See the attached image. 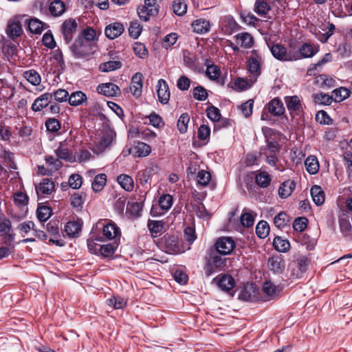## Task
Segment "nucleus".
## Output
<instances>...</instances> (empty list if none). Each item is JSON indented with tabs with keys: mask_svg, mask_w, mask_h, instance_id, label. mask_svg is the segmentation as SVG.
I'll use <instances>...</instances> for the list:
<instances>
[{
	"mask_svg": "<svg viewBox=\"0 0 352 352\" xmlns=\"http://www.w3.org/2000/svg\"><path fill=\"white\" fill-rule=\"evenodd\" d=\"M314 100L320 104L329 105L333 100V95L329 96L324 93L317 94L314 95Z\"/></svg>",
	"mask_w": 352,
	"mask_h": 352,
	"instance_id": "nucleus-55",
	"label": "nucleus"
},
{
	"mask_svg": "<svg viewBox=\"0 0 352 352\" xmlns=\"http://www.w3.org/2000/svg\"><path fill=\"white\" fill-rule=\"evenodd\" d=\"M263 292L270 297H274L278 295L279 289L271 281H265L263 285Z\"/></svg>",
	"mask_w": 352,
	"mask_h": 352,
	"instance_id": "nucleus-44",
	"label": "nucleus"
},
{
	"mask_svg": "<svg viewBox=\"0 0 352 352\" xmlns=\"http://www.w3.org/2000/svg\"><path fill=\"white\" fill-rule=\"evenodd\" d=\"M267 110L275 116H281L285 112V107L282 101L278 98H275L270 101L265 107L264 111L261 114V120H267V115L265 111Z\"/></svg>",
	"mask_w": 352,
	"mask_h": 352,
	"instance_id": "nucleus-7",
	"label": "nucleus"
},
{
	"mask_svg": "<svg viewBox=\"0 0 352 352\" xmlns=\"http://www.w3.org/2000/svg\"><path fill=\"white\" fill-rule=\"evenodd\" d=\"M309 260L305 256L299 257L296 261L292 262L289 265L291 276L294 278H301L307 271Z\"/></svg>",
	"mask_w": 352,
	"mask_h": 352,
	"instance_id": "nucleus-4",
	"label": "nucleus"
},
{
	"mask_svg": "<svg viewBox=\"0 0 352 352\" xmlns=\"http://www.w3.org/2000/svg\"><path fill=\"white\" fill-rule=\"evenodd\" d=\"M192 210L200 218H207L209 216L204 205L201 203L197 202L194 204L192 205Z\"/></svg>",
	"mask_w": 352,
	"mask_h": 352,
	"instance_id": "nucleus-57",
	"label": "nucleus"
},
{
	"mask_svg": "<svg viewBox=\"0 0 352 352\" xmlns=\"http://www.w3.org/2000/svg\"><path fill=\"white\" fill-rule=\"evenodd\" d=\"M284 100L288 111L292 116L299 115L302 112V106L298 96H285Z\"/></svg>",
	"mask_w": 352,
	"mask_h": 352,
	"instance_id": "nucleus-10",
	"label": "nucleus"
},
{
	"mask_svg": "<svg viewBox=\"0 0 352 352\" xmlns=\"http://www.w3.org/2000/svg\"><path fill=\"white\" fill-rule=\"evenodd\" d=\"M52 99V94L45 93L37 98L32 105V109L34 111H40L46 107Z\"/></svg>",
	"mask_w": 352,
	"mask_h": 352,
	"instance_id": "nucleus-15",
	"label": "nucleus"
},
{
	"mask_svg": "<svg viewBox=\"0 0 352 352\" xmlns=\"http://www.w3.org/2000/svg\"><path fill=\"white\" fill-rule=\"evenodd\" d=\"M211 175L210 173L206 170H200L198 172L197 179L198 184L206 186L208 184L210 181Z\"/></svg>",
	"mask_w": 352,
	"mask_h": 352,
	"instance_id": "nucleus-56",
	"label": "nucleus"
},
{
	"mask_svg": "<svg viewBox=\"0 0 352 352\" xmlns=\"http://www.w3.org/2000/svg\"><path fill=\"white\" fill-rule=\"evenodd\" d=\"M54 97V99L56 102H63L68 101L69 100V93L64 89H58L54 92L52 94V97Z\"/></svg>",
	"mask_w": 352,
	"mask_h": 352,
	"instance_id": "nucleus-60",
	"label": "nucleus"
},
{
	"mask_svg": "<svg viewBox=\"0 0 352 352\" xmlns=\"http://www.w3.org/2000/svg\"><path fill=\"white\" fill-rule=\"evenodd\" d=\"M142 30V27L137 21H132L129 28V35L133 38H137L140 35Z\"/></svg>",
	"mask_w": 352,
	"mask_h": 352,
	"instance_id": "nucleus-58",
	"label": "nucleus"
},
{
	"mask_svg": "<svg viewBox=\"0 0 352 352\" xmlns=\"http://www.w3.org/2000/svg\"><path fill=\"white\" fill-rule=\"evenodd\" d=\"M241 224L247 228L251 227L254 223V217L252 212H244L241 216Z\"/></svg>",
	"mask_w": 352,
	"mask_h": 352,
	"instance_id": "nucleus-59",
	"label": "nucleus"
},
{
	"mask_svg": "<svg viewBox=\"0 0 352 352\" xmlns=\"http://www.w3.org/2000/svg\"><path fill=\"white\" fill-rule=\"evenodd\" d=\"M350 96V91L345 87L336 89L333 91V98L336 102H341Z\"/></svg>",
	"mask_w": 352,
	"mask_h": 352,
	"instance_id": "nucleus-42",
	"label": "nucleus"
},
{
	"mask_svg": "<svg viewBox=\"0 0 352 352\" xmlns=\"http://www.w3.org/2000/svg\"><path fill=\"white\" fill-rule=\"evenodd\" d=\"M310 192L314 202L317 206H320L324 203V193L320 186H314L311 187Z\"/></svg>",
	"mask_w": 352,
	"mask_h": 352,
	"instance_id": "nucleus-27",
	"label": "nucleus"
},
{
	"mask_svg": "<svg viewBox=\"0 0 352 352\" xmlns=\"http://www.w3.org/2000/svg\"><path fill=\"white\" fill-rule=\"evenodd\" d=\"M78 36H81L84 41L91 44L96 39V32L91 28H87L81 32Z\"/></svg>",
	"mask_w": 352,
	"mask_h": 352,
	"instance_id": "nucleus-46",
	"label": "nucleus"
},
{
	"mask_svg": "<svg viewBox=\"0 0 352 352\" xmlns=\"http://www.w3.org/2000/svg\"><path fill=\"white\" fill-rule=\"evenodd\" d=\"M36 214L38 219L41 221H45L50 217L52 214V210L48 206H39L37 208Z\"/></svg>",
	"mask_w": 352,
	"mask_h": 352,
	"instance_id": "nucleus-47",
	"label": "nucleus"
},
{
	"mask_svg": "<svg viewBox=\"0 0 352 352\" xmlns=\"http://www.w3.org/2000/svg\"><path fill=\"white\" fill-rule=\"evenodd\" d=\"M20 17L21 16L12 17L8 21L6 33L10 39L18 38L23 32Z\"/></svg>",
	"mask_w": 352,
	"mask_h": 352,
	"instance_id": "nucleus-5",
	"label": "nucleus"
},
{
	"mask_svg": "<svg viewBox=\"0 0 352 352\" xmlns=\"http://www.w3.org/2000/svg\"><path fill=\"white\" fill-rule=\"evenodd\" d=\"M97 91L107 97L117 96L120 94V89L118 86L111 82L99 85L97 87Z\"/></svg>",
	"mask_w": 352,
	"mask_h": 352,
	"instance_id": "nucleus-13",
	"label": "nucleus"
},
{
	"mask_svg": "<svg viewBox=\"0 0 352 352\" xmlns=\"http://www.w3.org/2000/svg\"><path fill=\"white\" fill-rule=\"evenodd\" d=\"M116 248V246L112 243L100 245L98 247V253H100L104 257H110L114 254Z\"/></svg>",
	"mask_w": 352,
	"mask_h": 352,
	"instance_id": "nucleus-45",
	"label": "nucleus"
},
{
	"mask_svg": "<svg viewBox=\"0 0 352 352\" xmlns=\"http://www.w3.org/2000/svg\"><path fill=\"white\" fill-rule=\"evenodd\" d=\"M87 97L85 93L81 91H74L69 96L68 102L70 105L77 107L86 104Z\"/></svg>",
	"mask_w": 352,
	"mask_h": 352,
	"instance_id": "nucleus-18",
	"label": "nucleus"
},
{
	"mask_svg": "<svg viewBox=\"0 0 352 352\" xmlns=\"http://www.w3.org/2000/svg\"><path fill=\"white\" fill-rule=\"evenodd\" d=\"M24 77L33 85H38L41 82V77L36 71L28 70L24 73Z\"/></svg>",
	"mask_w": 352,
	"mask_h": 352,
	"instance_id": "nucleus-48",
	"label": "nucleus"
},
{
	"mask_svg": "<svg viewBox=\"0 0 352 352\" xmlns=\"http://www.w3.org/2000/svg\"><path fill=\"white\" fill-rule=\"evenodd\" d=\"M269 268L276 273H281L285 268V262L279 256H274L268 259Z\"/></svg>",
	"mask_w": 352,
	"mask_h": 352,
	"instance_id": "nucleus-22",
	"label": "nucleus"
},
{
	"mask_svg": "<svg viewBox=\"0 0 352 352\" xmlns=\"http://www.w3.org/2000/svg\"><path fill=\"white\" fill-rule=\"evenodd\" d=\"M206 113L208 118L213 122H218L221 118L219 109L214 106L207 108Z\"/></svg>",
	"mask_w": 352,
	"mask_h": 352,
	"instance_id": "nucleus-63",
	"label": "nucleus"
},
{
	"mask_svg": "<svg viewBox=\"0 0 352 352\" xmlns=\"http://www.w3.org/2000/svg\"><path fill=\"white\" fill-rule=\"evenodd\" d=\"M117 180L120 186L125 190L130 192L133 189V180L129 175L122 174L118 177Z\"/></svg>",
	"mask_w": 352,
	"mask_h": 352,
	"instance_id": "nucleus-30",
	"label": "nucleus"
},
{
	"mask_svg": "<svg viewBox=\"0 0 352 352\" xmlns=\"http://www.w3.org/2000/svg\"><path fill=\"white\" fill-rule=\"evenodd\" d=\"M318 50L315 49L311 45L304 43L298 50V51H293V54H297L299 57L298 60L301 58H310L317 53Z\"/></svg>",
	"mask_w": 352,
	"mask_h": 352,
	"instance_id": "nucleus-23",
	"label": "nucleus"
},
{
	"mask_svg": "<svg viewBox=\"0 0 352 352\" xmlns=\"http://www.w3.org/2000/svg\"><path fill=\"white\" fill-rule=\"evenodd\" d=\"M296 187V183L293 180H287L281 184L278 189V195L282 199H285L291 195Z\"/></svg>",
	"mask_w": 352,
	"mask_h": 352,
	"instance_id": "nucleus-19",
	"label": "nucleus"
},
{
	"mask_svg": "<svg viewBox=\"0 0 352 352\" xmlns=\"http://www.w3.org/2000/svg\"><path fill=\"white\" fill-rule=\"evenodd\" d=\"M81 230V225L77 221H69L65 226V232L70 237H75Z\"/></svg>",
	"mask_w": 352,
	"mask_h": 352,
	"instance_id": "nucleus-36",
	"label": "nucleus"
},
{
	"mask_svg": "<svg viewBox=\"0 0 352 352\" xmlns=\"http://www.w3.org/2000/svg\"><path fill=\"white\" fill-rule=\"evenodd\" d=\"M107 183V175L104 173H100L95 176L92 182V189L94 192H100Z\"/></svg>",
	"mask_w": 352,
	"mask_h": 352,
	"instance_id": "nucleus-34",
	"label": "nucleus"
},
{
	"mask_svg": "<svg viewBox=\"0 0 352 352\" xmlns=\"http://www.w3.org/2000/svg\"><path fill=\"white\" fill-rule=\"evenodd\" d=\"M54 182L48 178H45L40 183L38 188H36V190L38 195H39L40 192L45 195H50L54 190Z\"/></svg>",
	"mask_w": 352,
	"mask_h": 352,
	"instance_id": "nucleus-24",
	"label": "nucleus"
},
{
	"mask_svg": "<svg viewBox=\"0 0 352 352\" xmlns=\"http://www.w3.org/2000/svg\"><path fill=\"white\" fill-rule=\"evenodd\" d=\"M49 11L53 16H60L65 12V5L60 0L53 1L50 4Z\"/></svg>",
	"mask_w": 352,
	"mask_h": 352,
	"instance_id": "nucleus-25",
	"label": "nucleus"
},
{
	"mask_svg": "<svg viewBox=\"0 0 352 352\" xmlns=\"http://www.w3.org/2000/svg\"><path fill=\"white\" fill-rule=\"evenodd\" d=\"M78 23L74 19H66L61 25V32L66 43H69L76 32Z\"/></svg>",
	"mask_w": 352,
	"mask_h": 352,
	"instance_id": "nucleus-8",
	"label": "nucleus"
},
{
	"mask_svg": "<svg viewBox=\"0 0 352 352\" xmlns=\"http://www.w3.org/2000/svg\"><path fill=\"white\" fill-rule=\"evenodd\" d=\"M193 30L197 34L206 33L210 30L209 21L205 19H197L192 24Z\"/></svg>",
	"mask_w": 352,
	"mask_h": 352,
	"instance_id": "nucleus-32",
	"label": "nucleus"
},
{
	"mask_svg": "<svg viewBox=\"0 0 352 352\" xmlns=\"http://www.w3.org/2000/svg\"><path fill=\"white\" fill-rule=\"evenodd\" d=\"M173 10L175 14L182 16L186 12L187 5L183 0H175L173 3Z\"/></svg>",
	"mask_w": 352,
	"mask_h": 352,
	"instance_id": "nucleus-49",
	"label": "nucleus"
},
{
	"mask_svg": "<svg viewBox=\"0 0 352 352\" xmlns=\"http://www.w3.org/2000/svg\"><path fill=\"white\" fill-rule=\"evenodd\" d=\"M157 13V8H148V7L142 6L138 8L139 17L144 21H147L151 16L156 15Z\"/></svg>",
	"mask_w": 352,
	"mask_h": 352,
	"instance_id": "nucleus-33",
	"label": "nucleus"
},
{
	"mask_svg": "<svg viewBox=\"0 0 352 352\" xmlns=\"http://www.w3.org/2000/svg\"><path fill=\"white\" fill-rule=\"evenodd\" d=\"M255 182L259 187L267 188L270 184L271 176L266 171H260L256 175Z\"/></svg>",
	"mask_w": 352,
	"mask_h": 352,
	"instance_id": "nucleus-31",
	"label": "nucleus"
},
{
	"mask_svg": "<svg viewBox=\"0 0 352 352\" xmlns=\"http://www.w3.org/2000/svg\"><path fill=\"white\" fill-rule=\"evenodd\" d=\"M273 245L276 250L281 252H285L288 251L290 248L289 242L280 236H276L274 238Z\"/></svg>",
	"mask_w": 352,
	"mask_h": 352,
	"instance_id": "nucleus-39",
	"label": "nucleus"
},
{
	"mask_svg": "<svg viewBox=\"0 0 352 352\" xmlns=\"http://www.w3.org/2000/svg\"><path fill=\"white\" fill-rule=\"evenodd\" d=\"M157 94L160 103L166 104L170 100V91L166 80L160 79L157 85Z\"/></svg>",
	"mask_w": 352,
	"mask_h": 352,
	"instance_id": "nucleus-11",
	"label": "nucleus"
},
{
	"mask_svg": "<svg viewBox=\"0 0 352 352\" xmlns=\"http://www.w3.org/2000/svg\"><path fill=\"white\" fill-rule=\"evenodd\" d=\"M206 72L210 80H217L221 85L224 84L223 79H220L221 70L217 65H211L208 66Z\"/></svg>",
	"mask_w": 352,
	"mask_h": 352,
	"instance_id": "nucleus-29",
	"label": "nucleus"
},
{
	"mask_svg": "<svg viewBox=\"0 0 352 352\" xmlns=\"http://www.w3.org/2000/svg\"><path fill=\"white\" fill-rule=\"evenodd\" d=\"M113 140L112 133L107 131L103 134L101 139L94 144L93 151L94 153L99 155L103 153L107 147L109 146Z\"/></svg>",
	"mask_w": 352,
	"mask_h": 352,
	"instance_id": "nucleus-12",
	"label": "nucleus"
},
{
	"mask_svg": "<svg viewBox=\"0 0 352 352\" xmlns=\"http://www.w3.org/2000/svg\"><path fill=\"white\" fill-rule=\"evenodd\" d=\"M34 223L32 221H27L20 223L17 229L24 236V234H28L30 230L34 231Z\"/></svg>",
	"mask_w": 352,
	"mask_h": 352,
	"instance_id": "nucleus-62",
	"label": "nucleus"
},
{
	"mask_svg": "<svg viewBox=\"0 0 352 352\" xmlns=\"http://www.w3.org/2000/svg\"><path fill=\"white\" fill-rule=\"evenodd\" d=\"M159 205L162 210L167 211L173 205V197L168 194L163 195L160 197Z\"/></svg>",
	"mask_w": 352,
	"mask_h": 352,
	"instance_id": "nucleus-51",
	"label": "nucleus"
},
{
	"mask_svg": "<svg viewBox=\"0 0 352 352\" xmlns=\"http://www.w3.org/2000/svg\"><path fill=\"white\" fill-rule=\"evenodd\" d=\"M226 266V258L217 254H212L208 259L204 267V272L207 276L223 270Z\"/></svg>",
	"mask_w": 352,
	"mask_h": 352,
	"instance_id": "nucleus-1",
	"label": "nucleus"
},
{
	"mask_svg": "<svg viewBox=\"0 0 352 352\" xmlns=\"http://www.w3.org/2000/svg\"><path fill=\"white\" fill-rule=\"evenodd\" d=\"M270 49L274 57L280 60H297L299 57L297 54H293V51L287 52L286 48L280 44H274L270 47Z\"/></svg>",
	"mask_w": 352,
	"mask_h": 352,
	"instance_id": "nucleus-3",
	"label": "nucleus"
},
{
	"mask_svg": "<svg viewBox=\"0 0 352 352\" xmlns=\"http://www.w3.org/2000/svg\"><path fill=\"white\" fill-rule=\"evenodd\" d=\"M262 57L256 52L252 51V55L248 61V69L254 78V80L261 74V63Z\"/></svg>",
	"mask_w": 352,
	"mask_h": 352,
	"instance_id": "nucleus-9",
	"label": "nucleus"
},
{
	"mask_svg": "<svg viewBox=\"0 0 352 352\" xmlns=\"http://www.w3.org/2000/svg\"><path fill=\"white\" fill-rule=\"evenodd\" d=\"M148 228L153 236H157L163 228V223L160 221H149Z\"/></svg>",
	"mask_w": 352,
	"mask_h": 352,
	"instance_id": "nucleus-52",
	"label": "nucleus"
},
{
	"mask_svg": "<svg viewBox=\"0 0 352 352\" xmlns=\"http://www.w3.org/2000/svg\"><path fill=\"white\" fill-rule=\"evenodd\" d=\"M236 43L238 45L244 48H250L254 43L252 36L248 32H242L235 36Z\"/></svg>",
	"mask_w": 352,
	"mask_h": 352,
	"instance_id": "nucleus-20",
	"label": "nucleus"
},
{
	"mask_svg": "<svg viewBox=\"0 0 352 352\" xmlns=\"http://www.w3.org/2000/svg\"><path fill=\"white\" fill-rule=\"evenodd\" d=\"M107 303L116 309H120L126 306L127 300L120 296H113L107 300Z\"/></svg>",
	"mask_w": 352,
	"mask_h": 352,
	"instance_id": "nucleus-38",
	"label": "nucleus"
},
{
	"mask_svg": "<svg viewBox=\"0 0 352 352\" xmlns=\"http://www.w3.org/2000/svg\"><path fill=\"white\" fill-rule=\"evenodd\" d=\"M124 26L122 23L116 22L109 24L105 28L104 33L109 39H114L120 36L124 32Z\"/></svg>",
	"mask_w": 352,
	"mask_h": 352,
	"instance_id": "nucleus-16",
	"label": "nucleus"
},
{
	"mask_svg": "<svg viewBox=\"0 0 352 352\" xmlns=\"http://www.w3.org/2000/svg\"><path fill=\"white\" fill-rule=\"evenodd\" d=\"M134 155L136 157H145L150 154L151 151V146L144 142H138L133 148Z\"/></svg>",
	"mask_w": 352,
	"mask_h": 352,
	"instance_id": "nucleus-37",
	"label": "nucleus"
},
{
	"mask_svg": "<svg viewBox=\"0 0 352 352\" xmlns=\"http://www.w3.org/2000/svg\"><path fill=\"white\" fill-rule=\"evenodd\" d=\"M271 6L267 0H256L254 10L260 16L266 18L271 10Z\"/></svg>",
	"mask_w": 352,
	"mask_h": 352,
	"instance_id": "nucleus-17",
	"label": "nucleus"
},
{
	"mask_svg": "<svg viewBox=\"0 0 352 352\" xmlns=\"http://www.w3.org/2000/svg\"><path fill=\"white\" fill-rule=\"evenodd\" d=\"M43 23L36 18H32L28 21L30 31L34 34H41L43 30Z\"/></svg>",
	"mask_w": 352,
	"mask_h": 352,
	"instance_id": "nucleus-41",
	"label": "nucleus"
},
{
	"mask_svg": "<svg viewBox=\"0 0 352 352\" xmlns=\"http://www.w3.org/2000/svg\"><path fill=\"white\" fill-rule=\"evenodd\" d=\"M164 243L170 251L176 252L178 250V240L175 236H165Z\"/></svg>",
	"mask_w": 352,
	"mask_h": 352,
	"instance_id": "nucleus-53",
	"label": "nucleus"
},
{
	"mask_svg": "<svg viewBox=\"0 0 352 352\" xmlns=\"http://www.w3.org/2000/svg\"><path fill=\"white\" fill-rule=\"evenodd\" d=\"M193 96L198 100L204 101L208 98L207 90L201 86H197L193 89Z\"/></svg>",
	"mask_w": 352,
	"mask_h": 352,
	"instance_id": "nucleus-64",
	"label": "nucleus"
},
{
	"mask_svg": "<svg viewBox=\"0 0 352 352\" xmlns=\"http://www.w3.org/2000/svg\"><path fill=\"white\" fill-rule=\"evenodd\" d=\"M216 250L222 255L230 254L235 248V242L230 236L219 238L215 243Z\"/></svg>",
	"mask_w": 352,
	"mask_h": 352,
	"instance_id": "nucleus-6",
	"label": "nucleus"
},
{
	"mask_svg": "<svg viewBox=\"0 0 352 352\" xmlns=\"http://www.w3.org/2000/svg\"><path fill=\"white\" fill-rule=\"evenodd\" d=\"M70 50L77 58H85L92 53L91 44L84 41L81 36H78Z\"/></svg>",
	"mask_w": 352,
	"mask_h": 352,
	"instance_id": "nucleus-2",
	"label": "nucleus"
},
{
	"mask_svg": "<svg viewBox=\"0 0 352 352\" xmlns=\"http://www.w3.org/2000/svg\"><path fill=\"white\" fill-rule=\"evenodd\" d=\"M102 232L107 240L114 239L120 235V228L114 223H109L104 226Z\"/></svg>",
	"mask_w": 352,
	"mask_h": 352,
	"instance_id": "nucleus-21",
	"label": "nucleus"
},
{
	"mask_svg": "<svg viewBox=\"0 0 352 352\" xmlns=\"http://www.w3.org/2000/svg\"><path fill=\"white\" fill-rule=\"evenodd\" d=\"M122 67V63L118 60H109L100 65L99 69L102 72H109Z\"/></svg>",
	"mask_w": 352,
	"mask_h": 352,
	"instance_id": "nucleus-40",
	"label": "nucleus"
},
{
	"mask_svg": "<svg viewBox=\"0 0 352 352\" xmlns=\"http://www.w3.org/2000/svg\"><path fill=\"white\" fill-rule=\"evenodd\" d=\"M217 285L222 290L229 291L233 288L234 280L231 276L223 275L217 280Z\"/></svg>",
	"mask_w": 352,
	"mask_h": 352,
	"instance_id": "nucleus-35",
	"label": "nucleus"
},
{
	"mask_svg": "<svg viewBox=\"0 0 352 352\" xmlns=\"http://www.w3.org/2000/svg\"><path fill=\"white\" fill-rule=\"evenodd\" d=\"M143 76L141 73H135L132 77L129 91L133 96L138 98L142 94Z\"/></svg>",
	"mask_w": 352,
	"mask_h": 352,
	"instance_id": "nucleus-14",
	"label": "nucleus"
},
{
	"mask_svg": "<svg viewBox=\"0 0 352 352\" xmlns=\"http://www.w3.org/2000/svg\"><path fill=\"white\" fill-rule=\"evenodd\" d=\"M270 232V226L265 221H261L256 227V233L261 239L265 238Z\"/></svg>",
	"mask_w": 352,
	"mask_h": 352,
	"instance_id": "nucleus-43",
	"label": "nucleus"
},
{
	"mask_svg": "<svg viewBox=\"0 0 352 352\" xmlns=\"http://www.w3.org/2000/svg\"><path fill=\"white\" fill-rule=\"evenodd\" d=\"M189 120L190 117L187 113H182L180 116L177 121V128L180 133H184L187 131Z\"/></svg>",
	"mask_w": 352,
	"mask_h": 352,
	"instance_id": "nucleus-54",
	"label": "nucleus"
},
{
	"mask_svg": "<svg viewBox=\"0 0 352 352\" xmlns=\"http://www.w3.org/2000/svg\"><path fill=\"white\" fill-rule=\"evenodd\" d=\"M86 194L76 192L72 196L71 204L74 208H82L85 202Z\"/></svg>",
	"mask_w": 352,
	"mask_h": 352,
	"instance_id": "nucleus-50",
	"label": "nucleus"
},
{
	"mask_svg": "<svg viewBox=\"0 0 352 352\" xmlns=\"http://www.w3.org/2000/svg\"><path fill=\"white\" fill-rule=\"evenodd\" d=\"M287 222L288 216L285 212H280L274 217V225L278 228H284L287 225Z\"/></svg>",
	"mask_w": 352,
	"mask_h": 352,
	"instance_id": "nucleus-61",
	"label": "nucleus"
},
{
	"mask_svg": "<svg viewBox=\"0 0 352 352\" xmlns=\"http://www.w3.org/2000/svg\"><path fill=\"white\" fill-rule=\"evenodd\" d=\"M339 225L340 231L344 236H349L351 234L352 227L347 214H342L340 217Z\"/></svg>",
	"mask_w": 352,
	"mask_h": 352,
	"instance_id": "nucleus-26",
	"label": "nucleus"
},
{
	"mask_svg": "<svg viewBox=\"0 0 352 352\" xmlns=\"http://www.w3.org/2000/svg\"><path fill=\"white\" fill-rule=\"evenodd\" d=\"M305 165L309 174L314 175L319 170V162L314 155H310L305 160Z\"/></svg>",
	"mask_w": 352,
	"mask_h": 352,
	"instance_id": "nucleus-28",
	"label": "nucleus"
}]
</instances>
